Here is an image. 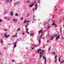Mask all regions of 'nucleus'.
<instances>
[{"mask_svg":"<svg viewBox=\"0 0 64 64\" xmlns=\"http://www.w3.org/2000/svg\"><path fill=\"white\" fill-rule=\"evenodd\" d=\"M55 36H57V35H56V34H53L52 36L51 37V40H53V38H54V37H55Z\"/></svg>","mask_w":64,"mask_h":64,"instance_id":"1","label":"nucleus"},{"mask_svg":"<svg viewBox=\"0 0 64 64\" xmlns=\"http://www.w3.org/2000/svg\"><path fill=\"white\" fill-rule=\"evenodd\" d=\"M43 58L44 59V64H46V57H44V56H43Z\"/></svg>","mask_w":64,"mask_h":64,"instance_id":"2","label":"nucleus"},{"mask_svg":"<svg viewBox=\"0 0 64 64\" xmlns=\"http://www.w3.org/2000/svg\"><path fill=\"white\" fill-rule=\"evenodd\" d=\"M34 5V4H30V5H28V7L32 8Z\"/></svg>","mask_w":64,"mask_h":64,"instance_id":"3","label":"nucleus"},{"mask_svg":"<svg viewBox=\"0 0 64 64\" xmlns=\"http://www.w3.org/2000/svg\"><path fill=\"white\" fill-rule=\"evenodd\" d=\"M25 30H26V33L29 34V32H28V28H25Z\"/></svg>","mask_w":64,"mask_h":64,"instance_id":"4","label":"nucleus"},{"mask_svg":"<svg viewBox=\"0 0 64 64\" xmlns=\"http://www.w3.org/2000/svg\"><path fill=\"white\" fill-rule=\"evenodd\" d=\"M5 37H6V38H7L9 36V35H7V34H5L4 35Z\"/></svg>","mask_w":64,"mask_h":64,"instance_id":"5","label":"nucleus"},{"mask_svg":"<svg viewBox=\"0 0 64 64\" xmlns=\"http://www.w3.org/2000/svg\"><path fill=\"white\" fill-rule=\"evenodd\" d=\"M14 46L13 47V50H14V48L16 47V44H15L14 42H13Z\"/></svg>","mask_w":64,"mask_h":64,"instance_id":"6","label":"nucleus"},{"mask_svg":"<svg viewBox=\"0 0 64 64\" xmlns=\"http://www.w3.org/2000/svg\"><path fill=\"white\" fill-rule=\"evenodd\" d=\"M43 54H40L39 55V60H40V58L42 57V56H43Z\"/></svg>","mask_w":64,"mask_h":64,"instance_id":"7","label":"nucleus"},{"mask_svg":"<svg viewBox=\"0 0 64 64\" xmlns=\"http://www.w3.org/2000/svg\"><path fill=\"white\" fill-rule=\"evenodd\" d=\"M56 40H58V39H60L59 35H58V36L56 37Z\"/></svg>","mask_w":64,"mask_h":64,"instance_id":"8","label":"nucleus"},{"mask_svg":"<svg viewBox=\"0 0 64 64\" xmlns=\"http://www.w3.org/2000/svg\"><path fill=\"white\" fill-rule=\"evenodd\" d=\"M12 20L13 21H14V22H17V20H15L14 19V18H13Z\"/></svg>","mask_w":64,"mask_h":64,"instance_id":"9","label":"nucleus"},{"mask_svg":"<svg viewBox=\"0 0 64 64\" xmlns=\"http://www.w3.org/2000/svg\"><path fill=\"white\" fill-rule=\"evenodd\" d=\"M0 43H1L2 44H3V41L2 39L0 40Z\"/></svg>","mask_w":64,"mask_h":64,"instance_id":"10","label":"nucleus"},{"mask_svg":"<svg viewBox=\"0 0 64 64\" xmlns=\"http://www.w3.org/2000/svg\"><path fill=\"white\" fill-rule=\"evenodd\" d=\"M35 6H36V7L35 8V9H36V10H37V4H36L34 5Z\"/></svg>","mask_w":64,"mask_h":64,"instance_id":"11","label":"nucleus"},{"mask_svg":"<svg viewBox=\"0 0 64 64\" xmlns=\"http://www.w3.org/2000/svg\"><path fill=\"white\" fill-rule=\"evenodd\" d=\"M10 16H12L13 15V12L12 11L10 12Z\"/></svg>","mask_w":64,"mask_h":64,"instance_id":"12","label":"nucleus"},{"mask_svg":"<svg viewBox=\"0 0 64 64\" xmlns=\"http://www.w3.org/2000/svg\"><path fill=\"white\" fill-rule=\"evenodd\" d=\"M42 51V50H41V49H39V50H38V54H39V52H40V51Z\"/></svg>","mask_w":64,"mask_h":64,"instance_id":"13","label":"nucleus"},{"mask_svg":"<svg viewBox=\"0 0 64 64\" xmlns=\"http://www.w3.org/2000/svg\"><path fill=\"white\" fill-rule=\"evenodd\" d=\"M42 29H41L40 30V31H39L38 32L39 34H40V33H41V32L42 31Z\"/></svg>","mask_w":64,"mask_h":64,"instance_id":"14","label":"nucleus"},{"mask_svg":"<svg viewBox=\"0 0 64 64\" xmlns=\"http://www.w3.org/2000/svg\"><path fill=\"white\" fill-rule=\"evenodd\" d=\"M17 37V36L16 35H15V36H12V38H13V37Z\"/></svg>","mask_w":64,"mask_h":64,"instance_id":"15","label":"nucleus"},{"mask_svg":"<svg viewBox=\"0 0 64 64\" xmlns=\"http://www.w3.org/2000/svg\"><path fill=\"white\" fill-rule=\"evenodd\" d=\"M15 15L16 16H18V14H17V13H16L15 14Z\"/></svg>","mask_w":64,"mask_h":64,"instance_id":"16","label":"nucleus"},{"mask_svg":"<svg viewBox=\"0 0 64 64\" xmlns=\"http://www.w3.org/2000/svg\"><path fill=\"white\" fill-rule=\"evenodd\" d=\"M40 41H41V40L40 39V38H39V42L40 44Z\"/></svg>","mask_w":64,"mask_h":64,"instance_id":"17","label":"nucleus"},{"mask_svg":"<svg viewBox=\"0 0 64 64\" xmlns=\"http://www.w3.org/2000/svg\"><path fill=\"white\" fill-rule=\"evenodd\" d=\"M18 3H19V2H17L15 4V5H16V4H18Z\"/></svg>","mask_w":64,"mask_h":64,"instance_id":"18","label":"nucleus"},{"mask_svg":"<svg viewBox=\"0 0 64 64\" xmlns=\"http://www.w3.org/2000/svg\"><path fill=\"white\" fill-rule=\"evenodd\" d=\"M34 15L33 16V18H32V20H34Z\"/></svg>","mask_w":64,"mask_h":64,"instance_id":"19","label":"nucleus"},{"mask_svg":"<svg viewBox=\"0 0 64 64\" xmlns=\"http://www.w3.org/2000/svg\"><path fill=\"white\" fill-rule=\"evenodd\" d=\"M55 24L54 22H53L52 23V25H55Z\"/></svg>","mask_w":64,"mask_h":64,"instance_id":"20","label":"nucleus"},{"mask_svg":"<svg viewBox=\"0 0 64 64\" xmlns=\"http://www.w3.org/2000/svg\"><path fill=\"white\" fill-rule=\"evenodd\" d=\"M57 55H56L54 57V58L55 59H56V58H57Z\"/></svg>","mask_w":64,"mask_h":64,"instance_id":"21","label":"nucleus"},{"mask_svg":"<svg viewBox=\"0 0 64 64\" xmlns=\"http://www.w3.org/2000/svg\"><path fill=\"white\" fill-rule=\"evenodd\" d=\"M6 2H7V3H9V0H6Z\"/></svg>","mask_w":64,"mask_h":64,"instance_id":"22","label":"nucleus"},{"mask_svg":"<svg viewBox=\"0 0 64 64\" xmlns=\"http://www.w3.org/2000/svg\"><path fill=\"white\" fill-rule=\"evenodd\" d=\"M61 58V56H60V57L59 58V62H60V58Z\"/></svg>","mask_w":64,"mask_h":64,"instance_id":"23","label":"nucleus"},{"mask_svg":"<svg viewBox=\"0 0 64 64\" xmlns=\"http://www.w3.org/2000/svg\"><path fill=\"white\" fill-rule=\"evenodd\" d=\"M35 47H36V46H34L33 48H32V49L33 50L34 49V48H35Z\"/></svg>","mask_w":64,"mask_h":64,"instance_id":"24","label":"nucleus"},{"mask_svg":"<svg viewBox=\"0 0 64 64\" xmlns=\"http://www.w3.org/2000/svg\"><path fill=\"white\" fill-rule=\"evenodd\" d=\"M50 28V26H49L47 28V29H49Z\"/></svg>","mask_w":64,"mask_h":64,"instance_id":"25","label":"nucleus"},{"mask_svg":"<svg viewBox=\"0 0 64 64\" xmlns=\"http://www.w3.org/2000/svg\"><path fill=\"white\" fill-rule=\"evenodd\" d=\"M31 22V21L27 20L26 21V23H28V22Z\"/></svg>","mask_w":64,"mask_h":64,"instance_id":"26","label":"nucleus"},{"mask_svg":"<svg viewBox=\"0 0 64 64\" xmlns=\"http://www.w3.org/2000/svg\"><path fill=\"white\" fill-rule=\"evenodd\" d=\"M26 20H24L23 22V23H26Z\"/></svg>","mask_w":64,"mask_h":64,"instance_id":"27","label":"nucleus"},{"mask_svg":"<svg viewBox=\"0 0 64 64\" xmlns=\"http://www.w3.org/2000/svg\"><path fill=\"white\" fill-rule=\"evenodd\" d=\"M57 60L55 59V63H56L57 62Z\"/></svg>","mask_w":64,"mask_h":64,"instance_id":"28","label":"nucleus"},{"mask_svg":"<svg viewBox=\"0 0 64 64\" xmlns=\"http://www.w3.org/2000/svg\"><path fill=\"white\" fill-rule=\"evenodd\" d=\"M30 1H28L27 3H30Z\"/></svg>","mask_w":64,"mask_h":64,"instance_id":"29","label":"nucleus"},{"mask_svg":"<svg viewBox=\"0 0 64 64\" xmlns=\"http://www.w3.org/2000/svg\"><path fill=\"white\" fill-rule=\"evenodd\" d=\"M42 54H44V50H43L42 51Z\"/></svg>","mask_w":64,"mask_h":64,"instance_id":"30","label":"nucleus"},{"mask_svg":"<svg viewBox=\"0 0 64 64\" xmlns=\"http://www.w3.org/2000/svg\"><path fill=\"white\" fill-rule=\"evenodd\" d=\"M42 34H41L40 36V38H41H41H42Z\"/></svg>","mask_w":64,"mask_h":64,"instance_id":"31","label":"nucleus"},{"mask_svg":"<svg viewBox=\"0 0 64 64\" xmlns=\"http://www.w3.org/2000/svg\"><path fill=\"white\" fill-rule=\"evenodd\" d=\"M20 28H18V30L17 31V32H18V31H19V30H20Z\"/></svg>","mask_w":64,"mask_h":64,"instance_id":"32","label":"nucleus"},{"mask_svg":"<svg viewBox=\"0 0 64 64\" xmlns=\"http://www.w3.org/2000/svg\"><path fill=\"white\" fill-rule=\"evenodd\" d=\"M52 54H54V55H55V53L54 52H53L52 53Z\"/></svg>","mask_w":64,"mask_h":64,"instance_id":"33","label":"nucleus"},{"mask_svg":"<svg viewBox=\"0 0 64 64\" xmlns=\"http://www.w3.org/2000/svg\"><path fill=\"white\" fill-rule=\"evenodd\" d=\"M38 2L40 3V0H38Z\"/></svg>","mask_w":64,"mask_h":64,"instance_id":"34","label":"nucleus"},{"mask_svg":"<svg viewBox=\"0 0 64 64\" xmlns=\"http://www.w3.org/2000/svg\"><path fill=\"white\" fill-rule=\"evenodd\" d=\"M40 54H42V52H40L39 53Z\"/></svg>","mask_w":64,"mask_h":64,"instance_id":"35","label":"nucleus"},{"mask_svg":"<svg viewBox=\"0 0 64 64\" xmlns=\"http://www.w3.org/2000/svg\"><path fill=\"white\" fill-rule=\"evenodd\" d=\"M17 43V42H16L14 43V44H16Z\"/></svg>","mask_w":64,"mask_h":64,"instance_id":"36","label":"nucleus"},{"mask_svg":"<svg viewBox=\"0 0 64 64\" xmlns=\"http://www.w3.org/2000/svg\"><path fill=\"white\" fill-rule=\"evenodd\" d=\"M49 42V40H47V42L48 43V42Z\"/></svg>","mask_w":64,"mask_h":64,"instance_id":"37","label":"nucleus"},{"mask_svg":"<svg viewBox=\"0 0 64 64\" xmlns=\"http://www.w3.org/2000/svg\"><path fill=\"white\" fill-rule=\"evenodd\" d=\"M2 21V19H0V22H1Z\"/></svg>","mask_w":64,"mask_h":64,"instance_id":"38","label":"nucleus"},{"mask_svg":"<svg viewBox=\"0 0 64 64\" xmlns=\"http://www.w3.org/2000/svg\"><path fill=\"white\" fill-rule=\"evenodd\" d=\"M25 27H26V28H27V26L26 25L25 26Z\"/></svg>","mask_w":64,"mask_h":64,"instance_id":"39","label":"nucleus"},{"mask_svg":"<svg viewBox=\"0 0 64 64\" xmlns=\"http://www.w3.org/2000/svg\"><path fill=\"white\" fill-rule=\"evenodd\" d=\"M7 18V17H5L4 18L5 19H6Z\"/></svg>","mask_w":64,"mask_h":64,"instance_id":"40","label":"nucleus"},{"mask_svg":"<svg viewBox=\"0 0 64 64\" xmlns=\"http://www.w3.org/2000/svg\"><path fill=\"white\" fill-rule=\"evenodd\" d=\"M31 35H33V34H30V36H31Z\"/></svg>","mask_w":64,"mask_h":64,"instance_id":"41","label":"nucleus"},{"mask_svg":"<svg viewBox=\"0 0 64 64\" xmlns=\"http://www.w3.org/2000/svg\"><path fill=\"white\" fill-rule=\"evenodd\" d=\"M23 17H22V18H21V20H23Z\"/></svg>","mask_w":64,"mask_h":64,"instance_id":"42","label":"nucleus"},{"mask_svg":"<svg viewBox=\"0 0 64 64\" xmlns=\"http://www.w3.org/2000/svg\"><path fill=\"white\" fill-rule=\"evenodd\" d=\"M57 8H56V9H55V11H57Z\"/></svg>","mask_w":64,"mask_h":64,"instance_id":"43","label":"nucleus"},{"mask_svg":"<svg viewBox=\"0 0 64 64\" xmlns=\"http://www.w3.org/2000/svg\"><path fill=\"white\" fill-rule=\"evenodd\" d=\"M5 31H7V29H5L4 30Z\"/></svg>","mask_w":64,"mask_h":64,"instance_id":"44","label":"nucleus"},{"mask_svg":"<svg viewBox=\"0 0 64 64\" xmlns=\"http://www.w3.org/2000/svg\"><path fill=\"white\" fill-rule=\"evenodd\" d=\"M59 22H60L61 23V20H60Z\"/></svg>","mask_w":64,"mask_h":64,"instance_id":"45","label":"nucleus"},{"mask_svg":"<svg viewBox=\"0 0 64 64\" xmlns=\"http://www.w3.org/2000/svg\"><path fill=\"white\" fill-rule=\"evenodd\" d=\"M29 14H27V17H28V16H29Z\"/></svg>","mask_w":64,"mask_h":64,"instance_id":"46","label":"nucleus"},{"mask_svg":"<svg viewBox=\"0 0 64 64\" xmlns=\"http://www.w3.org/2000/svg\"><path fill=\"white\" fill-rule=\"evenodd\" d=\"M62 39H64V38H63V36H62Z\"/></svg>","mask_w":64,"mask_h":64,"instance_id":"47","label":"nucleus"},{"mask_svg":"<svg viewBox=\"0 0 64 64\" xmlns=\"http://www.w3.org/2000/svg\"><path fill=\"white\" fill-rule=\"evenodd\" d=\"M35 46L36 47H37V45H35Z\"/></svg>","mask_w":64,"mask_h":64,"instance_id":"48","label":"nucleus"},{"mask_svg":"<svg viewBox=\"0 0 64 64\" xmlns=\"http://www.w3.org/2000/svg\"><path fill=\"white\" fill-rule=\"evenodd\" d=\"M60 33H61V29H60Z\"/></svg>","mask_w":64,"mask_h":64,"instance_id":"49","label":"nucleus"},{"mask_svg":"<svg viewBox=\"0 0 64 64\" xmlns=\"http://www.w3.org/2000/svg\"><path fill=\"white\" fill-rule=\"evenodd\" d=\"M62 63H64V60H63L62 61Z\"/></svg>","mask_w":64,"mask_h":64,"instance_id":"50","label":"nucleus"},{"mask_svg":"<svg viewBox=\"0 0 64 64\" xmlns=\"http://www.w3.org/2000/svg\"><path fill=\"white\" fill-rule=\"evenodd\" d=\"M8 20H10V19H9V18H8Z\"/></svg>","mask_w":64,"mask_h":64,"instance_id":"51","label":"nucleus"},{"mask_svg":"<svg viewBox=\"0 0 64 64\" xmlns=\"http://www.w3.org/2000/svg\"><path fill=\"white\" fill-rule=\"evenodd\" d=\"M35 3H36V2L35 1H34V3H33V4H34Z\"/></svg>","mask_w":64,"mask_h":64,"instance_id":"52","label":"nucleus"},{"mask_svg":"<svg viewBox=\"0 0 64 64\" xmlns=\"http://www.w3.org/2000/svg\"><path fill=\"white\" fill-rule=\"evenodd\" d=\"M22 34L23 35H24V33L23 32H22Z\"/></svg>","mask_w":64,"mask_h":64,"instance_id":"53","label":"nucleus"},{"mask_svg":"<svg viewBox=\"0 0 64 64\" xmlns=\"http://www.w3.org/2000/svg\"><path fill=\"white\" fill-rule=\"evenodd\" d=\"M12 1V0H10V2H11Z\"/></svg>","mask_w":64,"mask_h":64,"instance_id":"54","label":"nucleus"},{"mask_svg":"<svg viewBox=\"0 0 64 64\" xmlns=\"http://www.w3.org/2000/svg\"><path fill=\"white\" fill-rule=\"evenodd\" d=\"M14 60H12V62H14Z\"/></svg>","mask_w":64,"mask_h":64,"instance_id":"55","label":"nucleus"},{"mask_svg":"<svg viewBox=\"0 0 64 64\" xmlns=\"http://www.w3.org/2000/svg\"><path fill=\"white\" fill-rule=\"evenodd\" d=\"M62 63H63V62H60V64H62Z\"/></svg>","mask_w":64,"mask_h":64,"instance_id":"56","label":"nucleus"},{"mask_svg":"<svg viewBox=\"0 0 64 64\" xmlns=\"http://www.w3.org/2000/svg\"><path fill=\"white\" fill-rule=\"evenodd\" d=\"M44 47H45V46H44H44L43 47V48H44Z\"/></svg>","mask_w":64,"mask_h":64,"instance_id":"57","label":"nucleus"},{"mask_svg":"<svg viewBox=\"0 0 64 64\" xmlns=\"http://www.w3.org/2000/svg\"><path fill=\"white\" fill-rule=\"evenodd\" d=\"M50 48H49V49H48V50L49 51V50H50Z\"/></svg>","mask_w":64,"mask_h":64,"instance_id":"58","label":"nucleus"},{"mask_svg":"<svg viewBox=\"0 0 64 64\" xmlns=\"http://www.w3.org/2000/svg\"><path fill=\"white\" fill-rule=\"evenodd\" d=\"M49 63H50V61L49 62Z\"/></svg>","mask_w":64,"mask_h":64,"instance_id":"59","label":"nucleus"},{"mask_svg":"<svg viewBox=\"0 0 64 64\" xmlns=\"http://www.w3.org/2000/svg\"><path fill=\"white\" fill-rule=\"evenodd\" d=\"M57 27V26H55V27Z\"/></svg>","mask_w":64,"mask_h":64,"instance_id":"60","label":"nucleus"},{"mask_svg":"<svg viewBox=\"0 0 64 64\" xmlns=\"http://www.w3.org/2000/svg\"><path fill=\"white\" fill-rule=\"evenodd\" d=\"M34 8L33 9V11H34Z\"/></svg>","mask_w":64,"mask_h":64,"instance_id":"61","label":"nucleus"},{"mask_svg":"<svg viewBox=\"0 0 64 64\" xmlns=\"http://www.w3.org/2000/svg\"><path fill=\"white\" fill-rule=\"evenodd\" d=\"M4 48L5 49H6V47H4Z\"/></svg>","mask_w":64,"mask_h":64,"instance_id":"62","label":"nucleus"},{"mask_svg":"<svg viewBox=\"0 0 64 64\" xmlns=\"http://www.w3.org/2000/svg\"><path fill=\"white\" fill-rule=\"evenodd\" d=\"M1 55V53H0V56Z\"/></svg>","mask_w":64,"mask_h":64,"instance_id":"63","label":"nucleus"},{"mask_svg":"<svg viewBox=\"0 0 64 64\" xmlns=\"http://www.w3.org/2000/svg\"><path fill=\"white\" fill-rule=\"evenodd\" d=\"M8 45H10V43L8 44Z\"/></svg>","mask_w":64,"mask_h":64,"instance_id":"64","label":"nucleus"}]
</instances>
